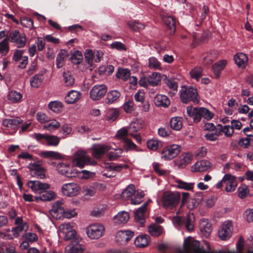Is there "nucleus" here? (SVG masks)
I'll use <instances>...</instances> for the list:
<instances>
[{"mask_svg":"<svg viewBox=\"0 0 253 253\" xmlns=\"http://www.w3.org/2000/svg\"><path fill=\"white\" fill-rule=\"evenodd\" d=\"M72 162L73 166L83 168L85 166H94L96 162L91 158L85 151L79 150L73 155Z\"/></svg>","mask_w":253,"mask_h":253,"instance_id":"obj_1","label":"nucleus"},{"mask_svg":"<svg viewBox=\"0 0 253 253\" xmlns=\"http://www.w3.org/2000/svg\"><path fill=\"white\" fill-rule=\"evenodd\" d=\"M180 99L183 103L187 104L191 101L195 104L199 103L197 89L192 86H183L179 91Z\"/></svg>","mask_w":253,"mask_h":253,"instance_id":"obj_2","label":"nucleus"},{"mask_svg":"<svg viewBox=\"0 0 253 253\" xmlns=\"http://www.w3.org/2000/svg\"><path fill=\"white\" fill-rule=\"evenodd\" d=\"M180 196L176 192L167 191L164 192L162 197V204L165 208H173L178 204Z\"/></svg>","mask_w":253,"mask_h":253,"instance_id":"obj_3","label":"nucleus"},{"mask_svg":"<svg viewBox=\"0 0 253 253\" xmlns=\"http://www.w3.org/2000/svg\"><path fill=\"white\" fill-rule=\"evenodd\" d=\"M181 146L172 144L165 147L161 153V157L164 160H170L175 158L181 151Z\"/></svg>","mask_w":253,"mask_h":253,"instance_id":"obj_4","label":"nucleus"},{"mask_svg":"<svg viewBox=\"0 0 253 253\" xmlns=\"http://www.w3.org/2000/svg\"><path fill=\"white\" fill-rule=\"evenodd\" d=\"M8 39L14 43L18 48H21L25 46L27 38L24 33H21L17 30H12L9 34Z\"/></svg>","mask_w":253,"mask_h":253,"instance_id":"obj_5","label":"nucleus"},{"mask_svg":"<svg viewBox=\"0 0 253 253\" xmlns=\"http://www.w3.org/2000/svg\"><path fill=\"white\" fill-rule=\"evenodd\" d=\"M104 227L100 224H92L86 229L87 236L91 239H98L103 234Z\"/></svg>","mask_w":253,"mask_h":253,"instance_id":"obj_6","label":"nucleus"},{"mask_svg":"<svg viewBox=\"0 0 253 253\" xmlns=\"http://www.w3.org/2000/svg\"><path fill=\"white\" fill-rule=\"evenodd\" d=\"M107 90V87L105 84L95 85L90 90V97L93 101L99 100L106 94Z\"/></svg>","mask_w":253,"mask_h":253,"instance_id":"obj_7","label":"nucleus"},{"mask_svg":"<svg viewBox=\"0 0 253 253\" xmlns=\"http://www.w3.org/2000/svg\"><path fill=\"white\" fill-rule=\"evenodd\" d=\"M80 186L74 182L64 184L62 186L61 188L62 194L69 197L78 195L80 193Z\"/></svg>","mask_w":253,"mask_h":253,"instance_id":"obj_8","label":"nucleus"},{"mask_svg":"<svg viewBox=\"0 0 253 253\" xmlns=\"http://www.w3.org/2000/svg\"><path fill=\"white\" fill-rule=\"evenodd\" d=\"M27 186L34 193H42L50 188V185L46 183H42L39 180L29 181Z\"/></svg>","mask_w":253,"mask_h":253,"instance_id":"obj_9","label":"nucleus"},{"mask_svg":"<svg viewBox=\"0 0 253 253\" xmlns=\"http://www.w3.org/2000/svg\"><path fill=\"white\" fill-rule=\"evenodd\" d=\"M222 181L225 184V190L227 192L234 191L237 186V182L235 176L230 174H225L222 178Z\"/></svg>","mask_w":253,"mask_h":253,"instance_id":"obj_10","label":"nucleus"},{"mask_svg":"<svg viewBox=\"0 0 253 253\" xmlns=\"http://www.w3.org/2000/svg\"><path fill=\"white\" fill-rule=\"evenodd\" d=\"M59 228L60 231L64 235V240H69L75 238L76 232L73 229L70 223L62 224L59 226Z\"/></svg>","mask_w":253,"mask_h":253,"instance_id":"obj_11","label":"nucleus"},{"mask_svg":"<svg viewBox=\"0 0 253 253\" xmlns=\"http://www.w3.org/2000/svg\"><path fill=\"white\" fill-rule=\"evenodd\" d=\"M232 234L231 222L227 221L222 224L220 229L218 230L219 237L222 240H226L229 238Z\"/></svg>","mask_w":253,"mask_h":253,"instance_id":"obj_12","label":"nucleus"},{"mask_svg":"<svg viewBox=\"0 0 253 253\" xmlns=\"http://www.w3.org/2000/svg\"><path fill=\"white\" fill-rule=\"evenodd\" d=\"M92 155L95 159H100L106 152L111 149L110 145L97 144L93 145Z\"/></svg>","mask_w":253,"mask_h":253,"instance_id":"obj_13","label":"nucleus"},{"mask_svg":"<svg viewBox=\"0 0 253 253\" xmlns=\"http://www.w3.org/2000/svg\"><path fill=\"white\" fill-rule=\"evenodd\" d=\"M211 167V163L207 160L198 161L191 167V171L194 172H203L209 170Z\"/></svg>","mask_w":253,"mask_h":253,"instance_id":"obj_14","label":"nucleus"},{"mask_svg":"<svg viewBox=\"0 0 253 253\" xmlns=\"http://www.w3.org/2000/svg\"><path fill=\"white\" fill-rule=\"evenodd\" d=\"M202 109L203 107L193 108L191 106H188L186 109L187 114L193 118L194 123H198L202 118Z\"/></svg>","mask_w":253,"mask_h":253,"instance_id":"obj_15","label":"nucleus"},{"mask_svg":"<svg viewBox=\"0 0 253 253\" xmlns=\"http://www.w3.org/2000/svg\"><path fill=\"white\" fill-rule=\"evenodd\" d=\"M133 235V232L131 231H120L117 233L116 241L120 244H125L129 241Z\"/></svg>","mask_w":253,"mask_h":253,"instance_id":"obj_16","label":"nucleus"},{"mask_svg":"<svg viewBox=\"0 0 253 253\" xmlns=\"http://www.w3.org/2000/svg\"><path fill=\"white\" fill-rule=\"evenodd\" d=\"M63 200H59L54 203L52 209L50 210L51 214L56 219L61 218V214L64 212V208L62 207Z\"/></svg>","mask_w":253,"mask_h":253,"instance_id":"obj_17","label":"nucleus"},{"mask_svg":"<svg viewBox=\"0 0 253 253\" xmlns=\"http://www.w3.org/2000/svg\"><path fill=\"white\" fill-rule=\"evenodd\" d=\"M56 168L60 173L67 177H71L76 176L74 172H70L71 168L70 166L67 164L60 163L57 165Z\"/></svg>","mask_w":253,"mask_h":253,"instance_id":"obj_18","label":"nucleus"},{"mask_svg":"<svg viewBox=\"0 0 253 253\" xmlns=\"http://www.w3.org/2000/svg\"><path fill=\"white\" fill-rule=\"evenodd\" d=\"M23 121L19 117L13 118L12 119H5L2 121V125L5 127L10 129H14L18 126L22 124Z\"/></svg>","mask_w":253,"mask_h":253,"instance_id":"obj_19","label":"nucleus"},{"mask_svg":"<svg viewBox=\"0 0 253 253\" xmlns=\"http://www.w3.org/2000/svg\"><path fill=\"white\" fill-rule=\"evenodd\" d=\"M81 96V93L80 91L75 90H70L65 97V102L67 104H73L78 101Z\"/></svg>","mask_w":253,"mask_h":253,"instance_id":"obj_20","label":"nucleus"},{"mask_svg":"<svg viewBox=\"0 0 253 253\" xmlns=\"http://www.w3.org/2000/svg\"><path fill=\"white\" fill-rule=\"evenodd\" d=\"M161 81V74L158 72H153L147 76V81L149 85L153 86L160 85Z\"/></svg>","mask_w":253,"mask_h":253,"instance_id":"obj_21","label":"nucleus"},{"mask_svg":"<svg viewBox=\"0 0 253 253\" xmlns=\"http://www.w3.org/2000/svg\"><path fill=\"white\" fill-rule=\"evenodd\" d=\"M199 226L203 234L206 237L209 236L212 231L211 223L207 219H202L200 221Z\"/></svg>","mask_w":253,"mask_h":253,"instance_id":"obj_22","label":"nucleus"},{"mask_svg":"<svg viewBox=\"0 0 253 253\" xmlns=\"http://www.w3.org/2000/svg\"><path fill=\"white\" fill-rule=\"evenodd\" d=\"M236 65L240 68H244L247 65L248 58L247 55L243 53H239L234 56Z\"/></svg>","mask_w":253,"mask_h":253,"instance_id":"obj_23","label":"nucleus"},{"mask_svg":"<svg viewBox=\"0 0 253 253\" xmlns=\"http://www.w3.org/2000/svg\"><path fill=\"white\" fill-rule=\"evenodd\" d=\"M154 103L156 106H162L164 107H168L170 104V101L168 97L162 94H157L154 99Z\"/></svg>","mask_w":253,"mask_h":253,"instance_id":"obj_24","label":"nucleus"},{"mask_svg":"<svg viewBox=\"0 0 253 253\" xmlns=\"http://www.w3.org/2000/svg\"><path fill=\"white\" fill-rule=\"evenodd\" d=\"M144 121L142 119L134 118L129 125V129L132 132H137L144 126Z\"/></svg>","mask_w":253,"mask_h":253,"instance_id":"obj_25","label":"nucleus"},{"mask_svg":"<svg viewBox=\"0 0 253 253\" xmlns=\"http://www.w3.org/2000/svg\"><path fill=\"white\" fill-rule=\"evenodd\" d=\"M162 19L164 22L169 28L170 34H173L175 30V21L174 18L171 16H164Z\"/></svg>","mask_w":253,"mask_h":253,"instance_id":"obj_26","label":"nucleus"},{"mask_svg":"<svg viewBox=\"0 0 253 253\" xmlns=\"http://www.w3.org/2000/svg\"><path fill=\"white\" fill-rule=\"evenodd\" d=\"M193 159V155L189 152L183 153L179 157V163L177 165L179 168H183L185 165L189 164Z\"/></svg>","mask_w":253,"mask_h":253,"instance_id":"obj_27","label":"nucleus"},{"mask_svg":"<svg viewBox=\"0 0 253 253\" xmlns=\"http://www.w3.org/2000/svg\"><path fill=\"white\" fill-rule=\"evenodd\" d=\"M129 218L127 212L122 211L119 212L114 217V222L119 224L126 223Z\"/></svg>","mask_w":253,"mask_h":253,"instance_id":"obj_28","label":"nucleus"},{"mask_svg":"<svg viewBox=\"0 0 253 253\" xmlns=\"http://www.w3.org/2000/svg\"><path fill=\"white\" fill-rule=\"evenodd\" d=\"M135 193V186L133 184L128 185L122 193L121 196L125 200H128Z\"/></svg>","mask_w":253,"mask_h":253,"instance_id":"obj_29","label":"nucleus"},{"mask_svg":"<svg viewBox=\"0 0 253 253\" xmlns=\"http://www.w3.org/2000/svg\"><path fill=\"white\" fill-rule=\"evenodd\" d=\"M150 237L147 235L138 236L134 240V244L139 248H144L147 246L149 242Z\"/></svg>","mask_w":253,"mask_h":253,"instance_id":"obj_30","label":"nucleus"},{"mask_svg":"<svg viewBox=\"0 0 253 253\" xmlns=\"http://www.w3.org/2000/svg\"><path fill=\"white\" fill-rule=\"evenodd\" d=\"M227 64L226 60H221L215 63L212 66V70L216 78L220 76L221 71L224 69Z\"/></svg>","mask_w":253,"mask_h":253,"instance_id":"obj_31","label":"nucleus"},{"mask_svg":"<svg viewBox=\"0 0 253 253\" xmlns=\"http://www.w3.org/2000/svg\"><path fill=\"white\" fill-rule=\"evenodd\" d=\"M166 84L170 89V91L169 92V96H172L176 94L177 92L178 84L175 80L171 79H167Z\"/></svg>","mask_w":253,"mask_h":253,"instance_id":"obj_32","label":"nucleus"},{"mask_svg":"<svg viewBox=\"0 0 253 253\" xmlns=\"http://www.w3.org/2000/svg\"><path fill=\"white\" fill-rule=\"evenodd\" d=\"M43 193L39 196L35 197V199L36 201H49L54 199L55 197V194L52 191H49L47 192H43Z\"/></svg>","mask_w":253,"mask_h":253,"instance_id":"obj_33","label":"nucleus"},{"mask_svg":"<svg viewBox=\"0 0 253 253\" xmlns=\"http://www.w3.org/2000/svg\"><path fill=\"white\" fill-rule=\"evenodd\" d=\"M120 93L117 90H113L109 91L107 93L105 99L106 103L111 104L117 100L120 96Z\"/></svg>","mask_w":253,"mask_h":253,"instance_id":"obj_34","label":"nucleus"},{"mask_svg":"<svg viewBox=\"0 0 253 253\" xmlns=\"http://www.w3.org/2000/svg\"><path fill=\"white\" fill-rule=\"evenodd\" d=\"M68 55V51L65 50H61L59 53L57 54L56 65L57 68H61L64 62V59Z\"/></svg>","mask_w":253,"mask_h":253,"instance_id":"obj_35","label":"nucleus"},{"mask_svg":"<svg viewBox=\"0 0 253 253\" xmlns=\"http://www.w3.org/2000/svg\"><path fill=\"white\" fill-rule=\"evenodd\" d=\"M147 203H145L141 207L137 209L135 212V218L141 223H142L145 212L146 211V208Z\"/></svg>","mask_w":253,"mask_h":253,"instance_id":"obj_36","label":"nucleus"},{"mask_svg":"<svg viewBox=\"0 0 253 253\" xmlns=\"http://www.w3.org/2000/svg\"><path fill=\"white\" fill-rule=\"evenodd\" d=\"M63 81L65 86L71 87L74 84L75 80L72 74L69 71L64 72L63 74Z\"/></svg>","mask_w":253,"mask_h":253,"instance_id":"obj_37","label":"nucleus"},{"mask_svg":"<svg viewBox=\"0 0 253 253\" xmlns=\"http://www.w3.org/2000/svg\"><path fill=\"white\" fill-rule=\"evenodd\" d=\"M123 152L122 148L114 149L107 154V158L110 161H115L122 156Z\"/></svg>","mask_w":253,"mask_h":253,"instance_id":"obj_38","label":"nucleus"},{"mask_svg":"<svg viewBox=\"0 0 253 253\" xmlns=\"http://www.w3.org/2000/svg\"><path fill=\"white\" fill-rule=\"evenodd\" d=\"M148 232L152 236H158L163 232L162 227L156 224H152L148 227Z\"/></svg>","mask_w":253,"mask_h":253,"instance_id":"obj_39","label":"nucleus"},{"mask_svg":"<svg viewBox=\"0 0 253 253\" xmlns=\"http://www.w3.org/2000/svg\"><path fill=\"white\" fill-rule=\"evenodd\" d=\"M181 117H175L171 119L170 127L175 130H179L182 126V120Z\"/></svg>","mask_w":253,"mask_h":253,"instance_id":"obj_40","label":"nucleus"},{"mask_svg":"<svg viewBox=\"0 0 253 253\" xmlns=\"http://www.w3.org/2000/svg\"><path fill=\"white\" fill-rule=\"evenodd\" d=\"M60 126L59 122L55 120H50L48 123L44 125V128L48 130L50 132H53L57 130Z\"/></svg>","mask_w":253,"mask_h":253,"instance_id":"obj_41","label":"nucleus"},{"mask_svg":"<svg viewBox=\"0 0 253 253\" xmlns=\"http://www.w3.org/2000/svg\"><path fill=\"white\" fill-rule=\"evenodd\" d=\"M203 69L200 66H196L193 68L189 73L190 76L192 79L198 81L202 77L203 74Z\"/></svg>","mask_w":253,"mask_h":253,"instance_id":"obj_42","label":"nucleus"},{"mask_svg":"<svg viewBox=\"0 0 253 253\" xmlns=\"http://www.w3.org/2000/svg\"><path fill=\"white\" fill-rule=\"evenodd\" d=\"M22 97V95L20 92L15 90L9 91L7 95V99L14 103L20 101Z\"/></svg>","mask_w":253,"mask_h":253,"instance_id":"obj_43","label":"nucleus"},{"mask_svg":"<svg viewBox=\"0 0 253 253\" xmlns=\"http://www.w3.org/2000/svg\"><path fill=\"white\" fill-rule=\"evenodd\" d=\"M130 76V71L127 69H120L116 73V77L124 81H126Z\"/></svg>","mask_w":253,"mask_h":253,"instance_id":"obj_44","label":"nucleus"},{"mask_svg":"<svg viewBox=\"0 0 253 253\" xmlns=\"http://www.w3.org/2000/svg\"><path fill=\"white\" fill-rule=\"evenodd\" d=\"M48 108L55 113H60L62 110V104L58 101H51L48 104Z\"/></svg>","mask_w":253,"mask_h":253,"instance_id":"obj_45","label":"nucleus"},{"mask_svg":"<svg viewBox=\"0 0 253 253\" xmlns=\"http://www.w3.org/2000/svg\"><path fill=\"white\" fill-rule=\"evenodd\" d=\"M83 60V54L81 51L76 50L74 51L70 57L71 62L75 64H80Z\"/></svg>","mask_w":253,"mask_h":253,"instance_id":"obj_46","label":"nucleus"},{"mask_svg":"<svg viewBox=\"0 0 253 253\" xmlns=\"http://www.w3.org/2000/svg\"><path fill=\"white\" fill-rule=\"evenodd\" d=\"M175 182L177 184L176 187L179 189L190 190L193 188V183L186 182L180 179H176Z\"/></svg>","mask_w":253,"mask_h":253,"instance_id":"obj_47","label":"nucleus"},{"mask_svg":"<svg viewBox=\"0 0 253 253\" xmlns=\"http://www.w3.org/2000/svg\"><path fill=\"white\" fill-rule=\"evenodd\" d=\"M148 66L151 69L155 70H162L161 63L154 57H151L149 58Z\"/></svg>","mask_w":253,"mask_h":253,"instance_id":"obj_48","label":"nucleus"},{"mask_svg":"<svg viewBox=\"0 0 253 253\" xmlns=\"http://www.w3.org/2000/svg\"><path fill=\"white\" fill-rule=\"evenodd\" d=\"M60 140V138L57 136L47 134L46 141L48 145L56 146L59 144Z\"/></svg>","mask_w":253,"mask_h":253,"instance_id":"obj_49","label":"nucleus"},{"mask_svg":"<svg viewBox=\"0 0 253 253\" xmlns=\"http://www.w3.org/2000/svg\"><path fill=\"white\" fill-rule=\"evenodd\" d=\"M42 81V75H36L30 80L31 85L32 87H38Z\"/></svg>","mask_w":253,"mask_h":253,"instance_id":"obj_50","label":"nucleus"},{"mask_svg":"<svg viewBox=\"0 0 253 253\" xmlns=\"http://www.w3.org/2000/svg\"><path fill=\"white\" fill-rule=\"evenodd\" d=\"M66 250L70 253H77L79 252L84 251V247L82 245L78 244L73 246L72 244H69L66 248Z\"/></svg>","mask_w":253,"mask_h":253,"instance_id":"obj_51","label":"nucleus"},{"mask_svg":"<svg viewBox=\"0 0 253 253\" xmlns=\"http://www.w3.org/2000/svg\"><path fill=\"white\" fill-rule=\"evenodd\" d=\"M28 228V226L27 223H22L19 224V225H17V226L14 228L12 230L14 237H17L19 235V233L20 232L24 230H27Z\"/></svg>","mask_w":253,"mask_h":253,"instance_id":"obj_52","label":"nucleus"},{"mask_svg":"<svg viewBox=\"0 0 253 253\" xmlns=\"http://www.w3.org/2000/svg\"><path fill=\"white\" fill-rule=\"evenodd\" d=\"M77 212L75 209H64V212L61 214V218H71L77 215Z\"/></svg>","mask_w":253,"mask_h":253,"instance_id":"obj_53","label":"nucleus"},{"mask_svg":"<svg viewBox=\"0 0 253 253\" xmlns=\"http://www.w3.org/2000/svg\"><path fill=\"white\" fill-rule=\"evenodd\" d=\"M84 57L86 62L91 67L93 65V52L91 49L86 50L84 53Z\"/></svg>","mask_w":253,"mask_h":253,"instance_id":"obj_54","label":"nucleus"},{"mask_svg":"<svg viewBox=\"0 0 253 253\" xmlns=\"http://www.w3.org/2000/svg\"><path fill=\"white\" fill-rule=\"evenodd\" d=\"M194 216L193 214H188L186 218L185 226L189 231H191L194 228Z\"/></svg>","mask_w":253,"mask_h":253,"instance_id":"obj_55","label":"nucleus"},{"mask_svg":"<svg viewBox=\"0 0 253 253\" xmlns=\"http://www.w3.org/2000/svg\"><path fill=\"white\" fill-rule=\"evenodd\" d=\"M40 155L43 158H53L58 159L60 158V154L54 151H43L40 153Z\"/></svg>","mask_w":253,"mask_h":253,"instance_id":"obj_56","label":"nucleus"},{"mask_svg":"<svg viewBox=\"0 0 253 253\" xmlns=\"http://www.w3.org/2000/svg\"><path fill=\"white\" fill-rule=\"evenodd\" d=\"M128 25L129 27V28L133 31H138L140 30H142L145 27L144 24L139 23L138 22L136 21H130L128 22Z\"/></svg>","mask_w":253,"mask_h":253,"instance_id":"obj_57","label":"nucleus"},{"mask_svg":"<svg viewBox=\"0 0 253 253\" xmlns=\"http://www.w3.org/2000/svg\"><path fill=\"white\" fill-rule=\"evenodd\" d=\"M238 196L241 198H244L249 192V190L246 185L242 184L238 189Z\"/></svg>","mask_w":253,"mask_h":253,"instance_id":"obj_58","label":"nucleus"},{"mask_svg":"<svg viewBox=\"0 0 253 253\" xmlns=\"http://www.w3.org/2000/svg\"><path fill=\"white\" fill-rule=\"evenodd\" d=\"M144 196L143 192L137 191L134 198L130 199L131 203L133 205H138L142 202V198Z\"/></svg>","mask_w":253,"mask_h":253,"instance_id":"obj_59","label":"nucleus"},{"mask_svg":"<svg viewBox=\"0 0 253 253\" xmlns=\"http://www.w3.org/2000/svg\"><path fill=\"white\" fill-rule=\"evenodd\" d=\"M128 130L126 127H123L119 129L116 134V137L120 140H123L124 141L127 139Z\"/></svg>","mask_w":253,"mask_h":253,"instance_id":"obj_60","label":"nucleus"},{"mask_svg":"<svg viewBox=\"0 0 253 253\" xmlns=\"http://www.w3.org/2000/svg\"><path fill=\"white\" fill-rule=\"evenodd\" d=\"M9 50V45L7 39H4L0 42V52L4 55L7 53Z\"/></svg>","mask_w":253,"mask_h":253,"instance_id":"obj_61","label":"nucleus"},{"mask_svg":"<svg viewBox=\"0 0 253 253\" xmlns=\"http://www.w3.org/2000/svg\"><path fill=\"white\" fill-rule=\"evenodd\" d=\"M159 142L158 140L152 139L147 141V146L150 150H157L159 148Z\"/></svg>","mask_w":253,"mask_h":253,"instance_id":"obj_62","label":"nucleus"},{"mask_svg":"<svg viewBox=\"0 0 253 253\" xmlns=\"http://www.w3.org/2000/svg\"><path fill=\"white\" fill-rule=\"evenodd\" d=\"M220 131H222L226 136L229 137H231L234 132L233 128L229 125H226L224 126H221Z\"/></svg>","mask_w":253,"mask_h":253,"instance_id":"obj_63","label":"nucleus"},{"mask_svg":"<svg viewBox=\"0 0 253 253\" xmlns=\"http://www.w3.org/2000/svg\"><path fill=\"white\" fill-rule=\"evenodd\" d=\"M124 110L126 113H130L134 110V103L133 101L128 100L123 105Z\"/></svg>","mask_w":253,"mask_h":253,"instance_id":"obj_64","label":"nucleus"}]
</instances>
